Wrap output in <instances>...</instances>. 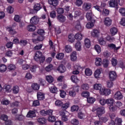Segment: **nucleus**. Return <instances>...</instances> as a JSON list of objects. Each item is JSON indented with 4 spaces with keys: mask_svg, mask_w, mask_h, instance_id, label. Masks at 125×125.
Wrapping results in <instances>:
<instances>
[{
    "mask_svg": "<svg viewBox=\"0 0 125 125\" xmlns=\"http://www.w3.org/2000/svg\"><path fill=\"white\" fill-rule=\"evenodd\" d=\"M34 60L39 63H43L45 58L42 55V52L38 51L35 54Z\"/></svg>",
    "mask_w": 125,
    "mask_h": 125,
    "instance_id": "f257e3e1",
    "label": "nucleus"
},
{
    "mask_svg": "<svg viewBox=\"0 0 125 125\" xmlns=\"http://www.w3.org/2000/svg\"><path fill=\"white\" fill-rule=\"evenodd\" d=\"M105 113V108L103 106L98 107L96 109V115L100 118Z\"/></svg>",
    "mask_w": 125,
    "mask_h": 125,
    "instance_id": "f03ea898",
    "label": "nucleus"
},
{
    "mask_svg": "<svg viewBox=\"0 0 125 125\" xmlns=\"http://www.w3.org/2000/svg\"><path fill=\"white\" fill-rule=\"evenodd\" d=\"M104 22L106 27H110L112 25V19L109 17L104 18Z\"/></svg>",
    "mask_w": 125,
    "mask_h": 125,
    "instance_id": "7ed1b4c3",
    "label": "nucleus"
},
{
    "mask_svg": "<svg viewBox=\"0 0 125 125\" xmlns=\"http://www.w3.org/2000/svg\"><path fill=\"white\" fill-rule=\"evenodd\" d=\"M109 4L110 7H116L118 8L119 5L118 0H110Z\"/></svg>",
    "mask_w": 125,
    "mask_h": 125,
    "instance_id": "20e7f679",
    "label": "nucleus"
},
{
    "mask_svg": "<svg viewBox=\"0 0 125 125\" xmlns=\"http://www.w3.org/2000/svg\"><path fill=\"white\" fill-rule=\"evenodd\" d=\"M42 6H43V3H38L34 6V9L35 11H39L42 8Z\"/></svg>",
    "mask_w": 125,
    "mask_h": 125,
    "instance_id": "39448f33",
    "label": "nucleus"
},
{
    "mask_svg": "<svg viewBox=\"0 0 125 125\" xmlns=\"http://www.w3.org/2000/svg\"><path fill=\"white\" fill-rule=\"evenodd\" d=\"M114 97L116 100H121L124 98V96H123V94L121 92L118 91L114 94Z\"/></svg>",
    "mask_w": 125,
    "mask_h": 125,
    "instance_id": "423d86ee",
    "label": "nucleus"
},
{
    "mask_svg": "<svg viewBox=\"0 0 125 125\" xmlns=\"http://www.w3.org/2000/svg\"><path fill=\"white\" fill-rule=\"evenodd\" d=\"M109 76L110 81H115V80L117 79V73L115 71H110Z\"/></svg>",
    "mask_w": 125,
    "mask_h": 125,
    "instance_id": "0eeeda50",
    "label": "nucleus"
},
{
    "mask_svg": "<svg viewBox=\"0 0 125 125\" xmlns=\"http://www.w3.org/2000/svg\"><path fill=\"white\" fill-rule=\"evenodd\" d=\"M57 19L60 23H64L66 21V17L62 15H59L57 16Z\"/></svg>",
    "mask_w": 125,
    "mask_h": 125,
    "instance_id": "6e6552de",
    "label": "nucleus"
},
{
    "mask_svg": "<svg viewBox=\"0 0 125 125\" xmlns=\"http://www.w3.org/2000/svg\"><path fill=\"white\" fill-rule=\"evenodd\" d=\"M39 19L37 16H34L30 19V23L33 25H36V24H38L39 23Z\"/></svg>",
    "mask_w": 125,
    "mask_h": 125,
    "instance_id": "1a4fd4ad",
    "label": "nucleus"
},
{
    "mask_svg": "<svg viewBox=\"0 0 125 125\" xmlns=\"http://www.w3.org/2000/svg\"><path fill=\"white\" fill-rule=\"evenodd\" d=\"M111 92L110 91V89H105V88L102 89V91H101L100 94L101 95H109V94H110Z\"/></svg>",
    "mask_w": 125,
    "mask_h": 125,
    "instance_id": "9d476101",
    "label": "nucleus"
},
{
    "mask_svg": "<svg viewBox=\"0 0 125 125\" xmlns=\"http://www.w3.org/2000/svg\"><path fill=\"white\" fill-rule=\"evenodd\" d=\"M27 118H34L36 117V110H30L26 115Z\"/></svg>",
    "mask_w": 125,
    "mask_h": 125,
    "instance_id": "9b49d317",
    "label": "nucleus"
},
{
    "mask_svg": "<svg viewBox=\"0 0 125 125\" xmlns=\"http://www.w3.org/2000/svg\"><path fill=\"white\" fill-rule=\"evenodd\" d=\"M48 2L50 5H52L53 6H57L58 5L59 1L57 0H48Z\"/></svg>",
    "mask_w": 125,
    "mask_h": 125,
    "instance_id": "f8f14e48",
    "label": "nucleus"
},
{
    "mask_svg": "<svg viewBox=\"0 0 125 125\" xmlns=\"http://www.w3.org/2000/svg\"><path fill=\"white\" fill-rule=\"evenodd\" d=\"M93 87L96 90H99L100 93H101V91H102V89H103V88H102V85H101V84L98 83L94 84Z\"/></svg>",
    "mask_w": 125,
    "mask_h": 125,
    "instance_id": "ddd939ff",
    "label": "nucleus"
},
{
    "mask_svg": "<svg viewBox=\"0 0 125 125\" xmlns=\"http://www.w3.org/2000/svg\"><path fill=\"white\" fill-rule=\"evenodd\" d=\"M83 8L85 11H87V10H89L91 8V5L89 3H84L83 5Z\"/></svg>",
    "mask_w": 125,
    "mask_h": 125,
    "instance_id": "4468645a",
    "label": "nucleus"
},
{
    "mask_svg": "<svg viewBox=\"0 0 125 125\" xmlns=\"http://www.w3.org/2000/svg\"><path fill=\"white\" fill-rule=\"evenodd\" d=\"M60 73H64L66 71V67L63 64H61L57 68Z\"/></svg>",
    "mask_w": 125,
    "mask_h": 125,
    "instance_id": "2eb2a0df",
    "label": "nucleus"
},
{
    "mask_svg": "<svg viewBox=\"0 0 125 125\" xmlns=\"http://www.w3.org/2000/svg\"><path fill=\"white\" fill-rule=\"evenodd\" d=\"M37 98L38 100H43L44 99V94L41 92H38Z\"/></svg>",
    "mask_w": 125,
    "mask_h": 125,
    "instance_id": "dca6fc26",
    "label": "nucleus"
},
{
    "mask_svg": "<svg viewBox=\"0 0 125 125\" xmlns=\"http://www.w3.org/2000/svg\"><path fill=\"white\" fill-rule=\"evenodd\" d=\"M49 90L51 93H57V87L52 84V86L49 87Z\"/></svg>",
    "mask_w": 125,
    "mask_h": 125,
    "instance_id": "f3484780",
    "label": "nucleus"
},
{
    "mask_svg": "<svg viewBox=\"0 0 125 125\" xmlns=\"http://www.w3.org/2000/svg\"><path fill=\"white\" fill-rule=\"evenodd\" d=\"M75 48L78 51H81V50H82V43H81V42L77 41L75 44Z\"/></svg>",
    "mask_w": 125,
    "mask_h": 125,
    "instance_id": "a211bd4d",
    "label": "nucleus"
},
{
    "mask_svg": "<svg viewBox=\"0 0 125 125\" xmlns=\"http://www.w3.org/2000/svg\"><path fill=\"white\" fill-rule=\"evenodd\" d=\"M75 28L80 31L83 30V29H82V25H81V23L79 21H76Z\"/></svg>",
    "mask_w": 125,
    "mask_h": 125,
    "instance_id": "6ab92c4d",
    "label": "nucleus"
},
{
    "mask_svg": "<svg viewBox=\"0 0 125 125\" xmlns=\"http://www.w3.org/2000/svg\"><path fill=\"white\" fill-rule=\"evenodd\" d=\"M114 102L115 101L112 98L106 99V104L109 106L114 105Z\"/></svg>",
    "mask_w": 125,
    "mask_h": 125,
    "instance_id": "aec40b11",
    "label": "nucleus"
},
{
    "mask_svg": "<svg viewBox=\"0 0 125 125\" xmlns=\"http://www.w3.org/2000/svg\"><path fill=\"white\" fill-rule=\"evenodd\" d=\"M91 36L93 37V38H97L99 36V31L98 30H94L91 32Z\"/></svg>",
    "mask_w": 125,
    "mask_h": 125,
    "instance_id": "412c9836",
    "label": "nucleus"
},
{
    "mask_svg": "<svg viewBox=\"0 0 125 125\" xmlns=\"http://www.w3.org/2000/svg\"><path fill=\"white\" fill-rule=\"evenodd\" d=\"M90 41L89 39L86 38L84 40V46L87 48H89L90 47Z\"/></svg>",
    "mask_w": 125,
    "mask_h": 125,
    "instance_id": "4be33fe9",
    "label": "nucleus"
},
{
    "mask_svg": "<svg viewBox=\"0 0 125 125\" xmlns=\"http://www.w3.org/2000/svg\"><path fill=\"white\" fill-rule=\"evenodd\" d=\"M86 76L89 77L92 75V71L90 68H87L85 69L84 71Z\"/></svg>",
    "mask_w": 125,
    "mask_h": 125,
    "instance_id": "5701e85b",
    "label": "nucleus"
},
{
    "mask_svg": "<svg viewBox=\"0 0 125 125\" xmlns=\"http://www.w3.org/2000/svg\"><path fill=\"white\" fill-rule=\"evenodd\" d=\"M71 61H76L77 60V52L73 51L71 55Z\"/></svg>",
    "mask_w": 125,
    "mask_h": 125,
    "instance_id": "b1692460",
    "label": "nucleus"
},
{
    "mask_svg": "<svg viewBox=\"0 0 125 125\" xmlns=\"http://www.w3.org/2000/svg\"><path fill=\"white\" fill-rule=\"evenodd\" d=\"M86 18L89 21H91L92 20V12H91V11L88 12L86 14Z\"/></svg>",
    "mask_w": 125,
    "mask_h": 125,
    "instance_id": "393cba45",
    "label": "nucleus"
},
{
    "mask_svg": "<svg viewBox=\"0 0 125 125\" xmlns=\"http://www.w3.org/2000/svg\"><path fill=\"white\" fill-rule=\"evenodd\" d=\"M108 47L111 48V49H114V50H119L121 48V46L116 47V45L113 43L108 45Z\"/></svg>",
    "mask_w": 125,
    "mask_h": 125,
    "instance_id": "a878e982",
    "label": "nucleus"
},
{
    "mask_svg": "<svg viewBox=\"0 0 125 125\" xmlns=\"http://www.w3.org/2000/svg\"><path fill=\"white\" fill-rule=\"evenodd\" d=\"M31 87L34 90H39L40 89V85L37 83H33L31 85Z\"/></svg>",
    "mask_w": 125,
    "mask_h": 125,
    "instance_id": "bb28decb",
    "label": "nucleus"
},
{
    "mask_svg": "<svg viewBox=\"0 0 125 125\" xmlns=\"http://www.w3.org/2000/svg\"><path fill=\"white\" fill-rule=\"evenodd\" d=\"M110 33L112 36H115L118 33V29L115 27H112L110 29Z\"/></svg>",
    "mask_w": 125,
    "mask_h": 125,
    "instance_id": "cd10ccee",
    "label": "nucleus"
},
{
    "mask_svg": "<svg viewBox=\"0 0 125 125\" xmlns=\"http://www.w3.org/2000/svg\"><path fill=\"white\" fill-rule=\"evenodd\" d=\"M109 63L110 62H109V60L107 59L103 60V65L104 68H107V67L109 66Z\"/></svg>",
    "mask_w": 125,
    "mask_h": 125,
    "instance_id": "c85d7f7f",
    "label": "nucleus"
},
{
    "mask_svg": "<svg viewBox=\"0 0 125 125\" xmlns=\"http://www.w3.org/2000/svg\"><path fill=\"white\" fill-rule=\"evenodd\" d=\"M95 64L96 66H101L102 64V60L100 58H96Z\"/></svg>",
    "mask_w": 125,
    "mask_h": 125,
    "instance_id": "c756f323",
    "label": "nucleus"
},
{
    "mask_svg": "<svg viewBox=\"0 0 125 125\" xmlns=\"http://www.w3.org/2000/svg\"><path fill=\"white\" fill-rule=\"evenodd\" d=\"M27 29L29 32H34L36 30V26L33 24H30L27 26Z\"/></svg>",
    "mask_w": 125,
    "mask_h": 125,
    "instance_id": "7c9ffc66",
    "label": "nucleus"
},
{
    "mask_svg": "<svg viewBox=\"0 0 125 125\" xmlns=\"http://www.w3.org/2000/svg\"><path fill=\"white\" fill-rule=\"evenodd\" d=\"M65 51L67 53H70L72 51V47L70 45H67L65 46Z\"/></svg>",
    "mask_w": 125,
    "mask_h": 125,
    "instance_id": "2f4dec72",
    "label": "nucleus"
},
{
    "mask_svg": "<svg viewBox=\"0 0 125 125\" xmlns=\"http://www.w3.org/2000/svg\"><path fill=\"white\" fill-rule=\"evenodd\" d=\"M71 124L73 125H80V121L78 119L74 118L71 120Z\"/></svg>",
    "mask_w": 125,
    "mask_h": 125,
    "instance_id": "473e14b6",
    "label": "nucleus"
},
{
    "mask_svg": "<svg viewBox=\"0 0 125 125\" xmlns=\"http://www.w3.org/2000/svg\"><path fill=\"white\" fill-rule=\"evenodd\" d=\"M46 80L48 82V83H53V81H54L53 77L51 76H47L46 77Z\"/></svg>",
    "mask_w": 125,
    "mask_h": 125,
    "instance_id": "72a5a7b5",
    "label": "nucleus"
},
{
    "mask_svg": "<svg viewBox=\"0 0 125 125\" xmlns=\"http://www.w3.org/2000/svg\"><path fill=\"white\" fill-rule=\"evenodd\" d=\"M101 74V71H100V69H97L94 73V77L96 79L99 78V76Z\"/></svg>",
    "mask_w": 125,
    "mask_h": 125,
    "instance_id": "f704fd0d",
    "label": "nucleus"
},
{
    "mask_svg": "<svg viewBox=\"0 0 125 125\" xmlns=\"http://www.w3.org/2000/svg\"><path fill=\"white\" fill-rule=\"evenodd\" d=\"M75 39L76 40H79V41H81V40H83V35L80 33H77L75 35Z\"/></svg>",
    "mask_w": 125,
    "mask_h": 125,
    "instance_id": "c9c22d12",
    "label": "nucleus"
},
{
    "mask_svg": "<svg viewBox=\"0 0 125 125\" xmlns=\"http://www.w3.org/2000/svg\"><path fill=\"white\" fill-rule=\"evenodd\" d=\"M70 80H71L72 82L73 83H77L79 82V79L77 78V76L72 75L71 78Z\"/></svg>",
    "mask_w": 125,
    "mask_h": 125,
    "instance_id": "e433bc0d",
    "label": "nucleus"
},
{
    "mask_svg": "<svg viewBox=\"0 0 125 125\" xmlns=\"http://www.w3.org/2000/svg\"><path fill=\"white\" fill-rule=\"evenodd\" d=\"M74 67H75V69H77V70L75 71H73V74L74 75H78V74H80V72L79 71H78V70H80V69H81V66H78V65H75Z\"/></svg>",
    "mask_w": 125,
    "mask_h": 125,
    "instance_id": "4c0bfd02",
    "label": "nucleus"
},
{
    "mask_svg": "<svg viewBox=\"0 0 125 125\" xmlns=\"http://www.w3.org/2000/svg\"><path fill=\"white\" fill-rule=\"evenodd\" d=\"M68 41L70 42H75V36L73 34H70L68 36Z\"/></svg>",
    "mask_w": 125,
    "mask_h": 125,
    "instance_id": "58836bf2",
    "label": "nucleus"
},
{
    "mask_svg": "<svg viewBox=\"0 0 125 125\" xmlns=\"http://www.w3.org/2000/svg\"><path fill=\"white\" fill-rule=\"evenodd\" d=\"M112 81L110 80V81H108L106 82L107 87H108V88H111L113 87V86L114 85V83Z\"/></svg>",
    "mask_w": 125,
    "mask_h": 125,
    "instance_id": "ea45409f",
    "label": "nucleus"
},
{
    "mask_svg": "<svg viewBox=\"0 0 125 125\" xmlns=\"http://www.w3.org/2000/svg\"><path fill=\"white\" fill-rule=\"evenodd\" d=\"M46 121V120H45V118H40L38 119V123H39V124H42V125L45 124Z\"/></svg>",
    "mask_w": 125,
    "mask_h": 125,
    "instance_id": "a19ab883",
    "label": "nucleus"
},
{
    "mask_svg": "<svg viewBox=\"0 0 125 125\" xmlns=\"http://www.w3.org/2000/svg\"><path fill=\"white\" fill-rule=\"evenodd\" d=\"M7 67L5 64H2L0 65V72H5Z\"/></svg>",
    "mask_w": 125,
    "mask_h": 125,
    "instance_id": "79ce46f5",
    "label": "nucleus"
},
{
    "mask_svg": "<svg viewBox=\"0 0 125 125\" xmlns=\"http://www.w3.org/2000/svg\"><path fill=\"white\" fill-rule=\"evenodd\" d=\"M87 101L88 103H90L91 104H92L95 102V99L93 97H89L87 98Z\"/></svg>",
    "mask_w": 125,
    "mask_h": 125,
    "instance_id": "37998d69",
    "label": "nucleus"
},
{
    "mask_svg": "<svg viewBox=\"0 0 125 125\" xmlns=\"http://www.w3.org/2000/svg\"><path fill=\"white\" fill-rule=\"evenodd\" d=\"M56 58L57 59H58V60H62V59L64 58V54L59 53V54L57 55Z\"/></svg>",
    "mask_w": 125,
    "mask_h": 125,
    "instance_id": "c03bdc74",
    "label": "nucleus"
},
{
    "mask_svg": "<svg viewBox=\"0 0 125 125\" xmlns=\"http://www.w3.org/2000/svg\"><path fill=\"white\" fill-rule=\"evenodd\" d=\"M8 69L10 71H14L16 69V66L14 64H11L8 66Z\"/></svg>",
    "mask_w": 125,
    "mask_h": 125,
    "instance_id": "a18cd8bd",
    "label": "nucleus"
},
{
    "mask_svg": "<svg viewBox=\"0 0 125 125\" xmlns=\"http://www.w3.org/2000/svg\"><path fill=\"white\" fill-rule=\"evenodd\" d=\"M81 87L83 90H88L89 89V86L87 84H82Z\"/></svg>",
    "mask_w": 125,
    "mask_h": 125,
    "instance_id": "49530a36",
    "label": "nucleus"
},
{
    "mask_svg": "<svg viewBox=\"0 0 125 125\" xmlns=\"http://www.w3.org/2000/svg\"><path fill=\"white\" fill-rule=\"evenodd\" d=\"M13 92L15 94L18 93L19 92V87L18 86H15L13 88Z\"/></svg>",
    "mask_w": 125,
    "mask_h": 125,
    "instance_id": "de8ad7c7",
    "label": "nucleus"
},
{
    "mask_svg": "<svg viewBox=\"0 0 125 125\" xmlns=\"http://www.w3.org/2000/svg\"><path fill=\"white\" fill-rule=\"evenodd\" d=\"M55 105L56 106H58V107H61V106H62L63 105V102L59 100H57L55 102Z\"/></svg>",
    "mask_w": 125,
    "mask_h": 125,
    "instance_id": "09e8293b",
    "label": "nucleus"
},
{
    "mask_svg": "<svg viewBox=\"0 0 125 125\" xmlns=\"http://www.w3.org/2000/svg\"><path fill=\"white\" fill-rule=\"evenodd\" d=\"M109 108L110 111H111V112H115V111H117V109H118L117 106H114L113 105V104L112 105L109 106Z\"/></svg>",
    "mask_w": 125,
    "mask_h": 125,
    "instance_id": "8fccbe9b",
    "label": "nucleus"
},
{
    "mask_svg": "<svg viewBox=\"0 0 125 125\" xmlns=\"http://www.w3.org/2000/svg\"><path fill=\"white\" fill-rule=\"evenodd\" d=\"M1 103L2 104V105H8V104L10 103V102L8 101V100L3 99L1 101Z\"/></svg>",
    "mask_w": 125,
    "mask_h": 125,
    "instance_id": "3c124183",
    "label": "nucleus"
},
{
    "mask_svg": "<svg viewBox=\"0 0 125 125\" xmlns=\"http://www.w3.org/2000/svg\"><path fill=\"white\" fill-rule=\"evenodd\" d=\"M13 11H14V9L13 7H11V6H9L7 8V12L8 13H13Z\"/></svg>",
    "mask_w": 125,
    "mask_h": 125,
    "instance_id": "603ef678",
    "label": "nucleus"
},
{
    "mask_svg": "<svg viewBox=\"0 0 125 125\" xmlns=\"http://www.w3.org/2000/svg\"><path fill=\"white\" fill-rule=\"evenodd\" d=\"M99 43L101 45H105L106 44V41L103 38H101L99 40Z\"/></svg>",
    "mask_w": 125,
    "mask_h": 125,
    "instance_id": "864d4df0",
    "label": "nucleus"
},
{
    "mask_svg": "<svg viewBox=\"0 0 125 125\" xmlns=\"http://www.w3.org/2000/svg\"><path fill=\"white\" fill-rule=\"evenodd\" d=\"M7 30L11 35H15V34L17 33L16 31L13 30V29L11 27L8 28Z\"/></svg>",
    "mask_w": 125,
    "mask_h": 125,
    "instance_id": "5fc2aeb1",
    "label": "nucleus"
},
{
    "mask_svg": "<svg viewBox=\"0 0 125 125\" xmlns=\"http://www.w3.org/2000/svg\"><path fill=\"white\" fill-rule=\"evenodd\" d=\"M70 107V103L68 102L66 104H62V108L63 110H66V109H68V107Z\"/></svg>",
    "mask_w": 125,
    "mask_h": 125,
    "instance_id": "6e6d98bb",
    "label": "nucleus"
},
{
    "mask_svg": "<svg viewBox=\"0 0 125 125\" xmlns=\"http://www.w3.org/2000/svg\"><path fill=\"white\" fill-rule=\"evenodd\" d=\"M53 68V66L52 65V64H49L48 66H46L45 67V70L47 72H50V71H51Z\"/></svg>",
    "mask_w": 125,
    "mask_h": 125,
    "instance_id": "4d7b16f0",
    "label": "nucleus"
},
{
    "mask_svg": "<svg viewBox=\"0 0 125 125\" xmlns=\"http://www.w3.org/2000/svg\"><path fill=\"white\" fill-rule=\"evenodd\" d=\"M82 96L83 97H86V98H87H87H88V97L89 96V92L86 91L83 92L82 93Z\"/></svg>",
    "mask_w": 125,
    "mask_h": 125,
    "instance_id": "13d9d810",
    "label": "nucleus"
},
{
    "mask_svg": "<svg viewBox=\"0 0 125 125\" xmlns=\"http://www.w3.org/2000/svg\"><path fill=\"white\" fill-rule=\"evenodd\" d=\"M95 49L98 53H100L101 52V47L99 45H96L95 46Z\"/></svg>",
    "mask_w": 125,
    "mask_h": 125,
    "instance_id": "bf43d9fd",
    "label": "nucleus"
},
{
    "mask_svg": "<svg viewBox=\"0 0 125 125\" xmlns=\"http://www.w3.org/2000/svg\"><path fill=\"white\" fill-rule=\"evenodd\" d=\"M93 26H94V24L93 22H88L86 24V27L87 28V29H90L92 28Z\"/></svg>",
    "mask_w": 125,
    "mask_h": 125,
    "instance_id": "052dcab7",
    "label": "nucleus"
},
{
    "mask_svg": "<svg viewBox=\"0 0 125 125\" xmlns=\"http://www.w3.org/2000/svg\"><path fill=\"white\" fill-rule=\"evenodd\" d=\"M119 12H120V13H121L122 16H125V8H121L119 9Z\"/></svg>",
    "mask_w": 125,
    "mask_h": 125,
    "instance_id": "680f3d73",
    "label": "nucleus"
},
{
    "mask_svg": "<svg viewBox=\"0 0 125 125\" xmlns=\"http://www.w3.org/2000/svg\"><path fill=\"white\" fill-rule=\"evenodd\" d=\"M55 117L53 116H50L48 117V121L50 122L51 123H53L54 122H55Z\"/></svg>",
    "mask_w": 125,
    "mask_h": 125,
    "instance_id": "e2e57ef3",
    "label": "nucleus"
},
{
    "mask_svg": "<svg viewBox=\"0 0 125 125\" xmlns=\"http://www.w3.org/2000/svg\"><path fill=\"white\" fill-rule=\"evenodd\" d=\"M100 103L102 106H104L105 104H106V100L104 99H101L100 100Z\"/></svg>",
    "mask_w": 125,
    "mask_h": 125,
    "instance_id": "0e129e2a",
    "label": "nucleus"
},
{
    "mask_svg": "<svg viewBox=\"0 0 125 125\" xmlns=\"http://www.w3.org/2000/svg\"><path fill=\"white\" fill-rule=\"evenodd\" d=\"M37 68H38V66L37 65H33L31 67H30V71H31L32 73H35V72L37 71Z\"/></svg>",
    "mask_w": 125,
    "mask_h": 125,
    "instance_id": "69168bd1",
    "label": "nucleus"
},
{
    "mask_svg": "<svg viewBox=\"0 0 125 125\" xmlns=\"http://www.w3.org/2000/svg\"><path fill=\"white\" fill-rule=\"evenodd\" d=\"M79 110V106L78 105H73L71 108V110L72 112H75V111H78Z\"/></svg>",
    "mask_w": 125,
    "mask_h": 125,
    "instance_id": "338daca9",
    "label": "nucleus"
},
{
    "mask_svg": "<svg viewBox=\"0 0 125 125\" xmlns=\"http://www.w3.org/2000/svg\"><path fill=\"white\" fill-rule=\"evenodd\" d=\"M50 16L51 18H55V17H56V12L54 11L51 12Z\"/></svg>",
    "mask_w": 125,
    "mask_h": 125,
    "instance_id": "774afa93",
    "label": "nucleus"
}]
</instances>
